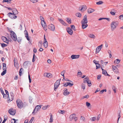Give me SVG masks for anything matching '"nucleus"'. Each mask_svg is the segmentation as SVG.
Here are the masks:
<instances>
[{"label": "nucleus", "mask_w": 123, "mask_h": 123, "mask_svg": "<svg viewBox=\"0 0 123 123\" xmlns=\"http://www.w3.org/2000/svg\"><path fill=\"white\" fill-rule=\"evenodd\" d=\"M1 39L3 41L7 44L9 43V40L6 37L4 36H2Z\"/></svg>", "instance_id": "nucleus-10"}, {"label": "nucleus", "mask_w": 123, "mask_h": 123, "mask_svg": "<svg viewBox=\"0 0 123 123\" xmlns=\"http://www.w3.org/2000/svg\"><path fill=\"white\" fill-rule=\"evenodd\" d=\"M35 55L34 53L33 54V58H32V62H34L35 61Z\"/></svg>", "instance_id": "nucleus-50"}, {"label": "nucleus", "mask_w": 123, "mask_h": 123, "mask_svg": "<svg viewBox=\"0 0 123 123\" xmlns=\"http://www.w3.org/2000/svg\"><path fill=\"white\" fill-rule=\"evenodd\" d=\"M88 21H81V23L82 24V27L83 29L86 28L88 25L87 24Z\"/></svg>", "instance_id": "nucleus-4"}, {"label": "nucleus", "mask_w": 123, "mask_h": 123, "mask_svg": "<svg viewBox=\"0 0 123 123\" xmlns=\"http://www.w3.org/2000/svg\"><path fill=\"white\" fill-rule=\"evenodd\" d=\"M16 120L14 119H12L11 120V122L12 123H15L16 122V120Z\"/></svg>", "instance_id": "nucleus-35"}, {"label": "nucleus", "mask_w": 123, "mask_h": 123, "mask_svg": "<svg viewBox=\"0 0 123 123\" xmlns=\"http://www.w3.org/2000/svg\"><path fill=\"white\" fill-rule=\"evenodd\" d=\"M79 55H71V58L72 59L78 58L79 57Z\"/></svg>", "instance_id": "nucleus-17"}, {"label": "nucleus", "mask_w": 123, "mask_h": 123, "mask_svg": "<svg viewBox=\"0 0 123 123\" xmlns=\"http://www.w3.org/2000/svg\"><path fill=\"white\" fill-rule=\"evenodd\" d=\"M86 106L88 107H89L91 105L90 104L87 102H86Z\"/></svg>", "instance_id": "nucleus-51"}, {"label": "nucleus", "mask_w": 123, "mask_h": 123, "mask_svg": "<svg viewBox=\"0 0 123 123\" xmlns=\"http://www.w3.org/2000/svg\"><path fill=\"white\" fill-rule=\"evenodd\" d=\"M8 112L10 114L12 115H14L16 113L15 111L12 109H9Z\"/></svg>", "instance_id": "nucleus-9"}, {"label": "nucleus", "mask_w": 123, "mask_h": 123, "mask_svg": "<svg viewBox=\"0 0 123 123\" xmlns=\"http://www.w3.org/2000/svg\"><path fill=\"white\" fill-rule=\"evenodd\" d=\"M65 111L63 110H60V111H59V113H60L63 114L65 113Z\"/></svg>", "instance_id": "nucleus-57"}, {"label": "nucleus", "mask_w": 123, "mask_h": 123, "mask_svg": "<svg viewBox=\"0 0 123 123\" xmlns=\"http://www.w3.org/2000/svg\"><path fill=\"white\" fill-rule=\"evenodd\" d=\"M17 41L18 42V43H19V42H21V38L20 37H18V38H17Z\"/></svg>", "instance_id": "nucleus-61"}, {"label": "nucleus", "mask_w": 123, "mask_h": 123, "mask_svg": "<svg viewBox=\"0 0 123 123\" xmlns=\"http://www.w3.org/2000/svg\"><path fill=\"white\" fill-rule=\"evenodd\" d=\"M79 10L82 12H83L85 11L87 9V7L86 6H82L81 7L79 8Z\"/></svg>", "instance_id": "nucleus-12"}, {"label": "nucleus", "mask_w": 123, "mask_h": 123, "mask_svg": "<svg viewBox=\"0 0 123 123\" xmlns=\"http://www.w3.org/2000/svg\"><path fill=\"white\" fill-rule=\"evenodd\" d=\"M120 60H119L118 59H116V60L114 61V62L115 63L118 64L120 62Z\"/></svg>", "instance_id": "nucleus-33"}, {"label": "nucleus", "mask_w": 123, "mask_h": 123, "mask_svg": "<svg viewBox=\"0 0 123 123\" xmlns=\"http://www.w3.org/2000/svg\"><path fill=\"white\" fill-rule=\"evenodd\" d=\"M102 44H101L99 46H98L96 48V53H98L101 50V48L102 47Z\"/></svg>", "instance_id": "nucleus-8"}, {"label": "nucleus", "mask_w": 123, "mask_h": 123, "mask_svg": "<svg viewBox=\"0 0 123 123\" xmlns=\"http://www.w3.org/2000/svg\"><path fill=\"white\" fill-rule=\"evenodd\" d=\"M48 106L49 107V106L48 105L47 106H44L42 108V109L43 110H45L47 109Z\"/></svg>", "instance_id": "nucleus-45"}, {"label": "nucleus", "mask_w": 123, "mask_h": 123, "mask_svg": "<svg viewBox=\"0 0 123 123\" xmlns=\"http://www.w3.org/2000/svg\"><path fill=\"white\" fill-rule=\"evenodd\" d=\"M47 77L51 78V74L50 73H47Z\"/></svg>", "instance_id": "nucleus-44"}, {"label": "nucleus", "mask_w": 123, "mask_h": 123, "mask_svg": "<svg viewBox=\"0 0 123 123\" xmlns=\"http://www.w3.org/2000/svg\"><path fill=\"white\" fill-rule=\"evenodd\" d=\"M112 88L114 93H116V88L115 87V86H112Z\"/></svg>", "instance_id": "nucleus-43"}, {"label": "nucleus", "mask_w": 123, "mask_h": 123, "mask_svg": "<svg viewBox=\"0 0 123 123\" xmlns=\"http://www.w3.org/2000/svg\"><path fill=\"white\" fill-rule=\"evenodd\" d=\"M119 18L120 19H123V15H122L119 16Z\"/></svg>", "instance_id": "nucleus-62"}, {"label": "nucleus", "mask_w": 123, "mask_h": 123, "mask_svg": "<svg viewBox=\"0 0 123 123\" xmlns=\"http://www.w3.org/2000/svg\"><path fill=\"white\" fill-rule=\"evenodd\" d=\"M67 32L70 35H72L73 33V31L72 29L70 28H68L67 29Z\"/></svg>", "instance_id": "nucleus-16"}, {"label": "nucleus", "mask_w": 123, "mask_h": 123, "mask_svg": "<svg viewBox=\"0 0 123 123\" xmlns=\"http://www.w3.org/2000/svg\"><path fill=\"white\" fill-rule=\"evenodd\" d=\"M66 20L68 22V23L69 24H71V20L70 18L69 19L67 18L66 19Z\"/></svg>", "instance_id": "nucleus-24"}, {"label": "nucleus", "mask_w": 123, "mask_h": 123, "mask_svg": "<svg viewBox=\"0 0 123 123\" xmlns=\"http://www.w3.org/2000/svg\"><path fill=\"white\" fill-rule=\"evenodd\" d=\"M86 82L87 83L88 86H90L92 85L91 82V80H89V81H86Z\"/></svg>", "instance_id": "nucleus-34"}, {"label": "nucleus", "mask_w": 123, "mask_h": 123, "mask_svg": "<svg viewBox=\"0 0 123 123\" xmlns=\"http://www.w3.org/2000/svg\"><path fill=\"white\" fill-rule=\"evenodd\" d=\"M64 92L63 94L64 95H67L70 94V92L68 91V89L66 88H65L64 90Z\"/></svg>", "instance_id": "nucleus-14"}, {"label": "nucleus", "mask_w": 123, "mask_h": 123, "mask_svg": "<svg viewBox=\"0 0 123 123\" xmlns=\"http://www.w3.org/2000/svg\"><path fill=\"white\" fill-rule=\"evenodd\" d=\"M7 15L8 17L12 19H15L17 17V16L11 12L7 14Z\"/></svg>", "instance_id": "nucleus-6"}, {"label": "nucleus", "mask_w": 123, "mask_h": 123, "mask_svg": "<svg viewBox=\"0 0 123 123\" xmlns=\"http://www.w3.org/2000/svg\"><path fill=\"white\" fill-rule=\"evenodd\" d=\"M6 70H4V71L2 72L1 73V75L3 76L6 73Z\"/></svg>", "instance_id": "nucleus-47"}, {"label": "nucleus", "mask_w": 123, "mask_h": 123, "mask_svg": "<svg viewBox=\"0 0 123 123\" xmlns=\"http://www.w3.org/2000/svg\"><path fill=\"white\" fill-rule=\"evenodd\" d=\"M34 119V117H32L29 122V123H31Z\"/></svg>", "instance_id": "nucleus-55"}, {"label": "nucleus", "mask_w": 123, "mask_h": 123, "mask_svg": "<svg viewBox=\"0 0 123 123\" xmlns=\"http://www.w3.org/2000/svg\"><path fill=\"white\" fill-rule=\"evenodd\" d=\"M3 95V97L5 99H6L7 98H8V96H7L6 94H4Z\"/></svg>", "instance_id": "nucleus-58"}, {"label": "nucleus", "mask_w": 123, "mask_h": 123, "mask_svg": "<svg viewBox=\"0 0 123 123\" xmlns=\"http://www.w3.org/2000/svg\"><path fill=\"white\" fill-rule=\"evenodd\" d=\"M103 2L101 1H99L98 2H96V4L97 5H100L103 3Z\"/></svg>", "instance_id": "nucleus-46"}, {"label": "nucleus", "mask_w": 123, "mask_h": 123, "mask_svg": "<svg viewBox=\"0 0 123 123\" xmlns=\"http://www.w3.org/2000/svg\"><path fill=\"white\" fill-rule=\"evenodd\" d=\"M50 121L49 122L50 123H52L53 121V118L52 117V116L51 114H50Z\"/></svg>", "instance_id": "nucleus-28"}, {"label": "nucleus", "mask_w": 123, "mask_h": 123, "mask_svg": "<svg viewBox=\"0 0 123 123\" xmlns=\"http://www.w3.org/2000/svg\"><path fill=\"white\" fill-rule=\"evenodd\" d=\"M41 106L40 105H37V106L35 108V110L36 109L38 111L41 108Z\"/></svg>", "instance_id": "nucleus-27"}, {"label": "nucleus", "mask_w": 123, "mask_h": 123, "mask_svg": "<svg viewBox=\"0 0 123 123\" xmlns=\"http://www.w3.org/2000/svg\"><path fill=\"white\" fill-rule=\"evenodd\" d=\"M10 97L9 95L8 96L7 101H12L13 100L14 98L13 93L12 92H11L10 93Z\"/></svg>", "instance_id": "nucleus-5"}, {"label": "nucleus", "mask_w": 123, "mask_h": 123, "mask_svg": "<svg viewBox=\"0 0 123 123\" xmlns=\"http://www.w3.org/2000/svg\"><path fill=\"white\" fill-rule=\"evenodd\" d=\"M38 111H37V110L36 109L35 110V109H34V110L33 111V112H32V114L34 115L35 114V113H36Z\"/></svg>", "instance_id": "nucleus-52"}, {"label": "nucleus", "mask_w": 123, "mask_h": 123, "mask_svg": "<svg viewBox=\"0 0 123 123\" xmlns=\"http://www.w3.org/2000/svg\"><path fill=\"white\" fill-rule=\"evenodd\" d=\"M65 72V70H63L61 72V74L62 75L63 77H64V74Z\"/></svg>", "instance_id": "nucleus-54"}, {"label": "nucleus", "mask_w": 123, "mask_h": 123, "mask_svg": "<svg viewBox=\"0 0 123 123\" xmlns=\"http://www.w3.org/2000/svg\"><path fill=\"white\" fill-rule=\"evenodd\" d=\"M23 70V69L22 68H21L20 69L19 72V74L20 76L21 75L22 72Z\"/></svg>", "instance_id": "nucleus-40"}, {"label": "nucleus", "mask_w": 123, "mask_h": 123, "mask_svg": "<svg viewBox=\"0 0 123 123\" xmlns=\"http://www.w3.org/2000/svg\"><path fill=\"white\" fill-rule=\"evenodd\" d=\"M87 12L88 13H90L93 12L94 10L91 8H89L87 10Z\"/></svg>", "instance_id": "nucleus-21"}, {"label": "nucleus", "mask_w": 123, "mask_h": 123, "mask_svg": "<svg viewBox=\"0 0 123 123\" xmlns=\"http://www.w3.org/2000/svg\"><path fill=\"white\" fill-rule=\"evenodd\" d=\"M16 103L18 108H22L23 107V104L22 101L19 99H17L16 100Z\"/></svg>", "instance_id": "nucleus-2"}, {"label": "nucleus", "mask_w": 123, "mask_h": 123, "mask_svg": "<svg viewBox=\"0 0 123 123\" xmlns=\"http://www.w3.org/2000/svg\"><path fill=\"white\" fill-rule=\"evenodd\" d=\"M96 66V69H98L100 67V65L98 63H95Z\"/></svg>", "instance_id": "nucleus-31"}, {"label": "nucleus", "mask_w": 123, "mask_h": 123, "mask_svg": "<svg viewBox=\"0 0 123 123\" xmlns=\"http://www.w3.org/2000/svg\"><path fill=\"white\" fill-rule=\"evenodd\" d=\"M89 78L87 76L84 79L83 82L84 83H85L86 82V81H89Z\"/></svg>", "instance_id": "nucleus-25"}, {"label": "nucleus", "mask_w": 123, "mask_h": 123, "mask_svg": "<svg viewBox=\"0 0 123 123\" xmlns=\"http://www.w3.org/2000/svg\"><path fill=\"white\" fill-rule=\"evenodd\" d=\"M1 46L2 47H5L7 46V45L6 44L4 43H1Z\"/></svg>", "instance_id": "nucleus-49"}, {"label": "nucleus", "mask_w": 123, "mask_h": 123, "mask_svg": "<svg viewBox=\"0 0 123 123\" xmlns=\"http://www.w3.org/2000/svg\"><path fill=\"white\" fill-rule=\"evenodd\" d=\"M43 42V43L44 46L45 48H46L47 47L48 44L47 42Z\"/></svg>", "instance_id": "nucleus-30"}, {"label": "nucleus", "mask_w": 123, "mask_h": 123, "mask_svg": "<svg viewBox=\"0 0 123 123\" xmlns=\"http://www.w3.org/2000/svg\"><path fill=\"white\" fill-rule=\"evenodd\" d=\"M31 2L33 3H36L38 1V0H30Z\"/></svg>", "instance_id": "nucleus-60"}, {"label": "nucleus", "mask_w": 123, "mask_h": 123, "mask_svg": "<svg viewBox=\"0 0 123 123\" xmlns=\"http://www.w3.org/2000/svg\"><path fill=\"white\" fill-rule=\"evenodd\" d=\"M61 80V79H60L57 80L56 82L55 83L56 84H57L59 85L60 83V80Z\"/></svg>", "instance_id": "nucleus-38"}, {"label": "nucleus", "mask_w": 123, "mask_h": 123, "mask_svg": "<svg viewBox=\"0 0 123 123\" xmlns=\"http://www.w3.org/2000/svg\"><path fill=\"white\" fill-rule=\"evenodd\" d=\"M48 27L49 29L52 31H54L55 30V27L54 25L53 24H51L49 25Z\"/></svg>", "instance_id": "nucleus-11"}, {"label": "nucleus", "mask_w": 123, "mask_h": 123, "mask_svg": "<svg viewBox=\"0 0 123 123\" xmlns=\"http://www.w3.org/2000/svg\"><path fill=\"white\" fill-rule=\"evenodd\" d=\"M76 15L77 17L79 18H80L81 16V14L80 13H77L76 14Z\"/></svg>", "instance_id": "nucleus-36"}, {"label": "nucleus", "mask_w": 123, "mask_h": 123, "mask_svg": "<svg viewBox=\"0 0 123 123\" xmlns=\"http://www.w3.org/2000/svg\"><path fill=\"white\" fill-rule=\"evenodd\" d=\"M24 32H25V37L27 39L28 41H30V38L28 37V34L27 31L26 30H25Z\"/></svg>", "instance_id": "nucleus-15"}, {"label": "nucleus", "mask_w": 123, "mask_h": 123, "mask_svg": "<svg viewBox=\"0 0 123 123\" xmlns=\"http://www.w3.org/2000/svg\"><path fill=\"white\" fill-rule=\"evenodd\" d=\"M4 120H5V121H6V120L7 119V117L6 115H5L4 116Z\"/></svg>", "instance_id": "nucleus-63"}, {"label": "nucleus", "mask_w": 123, "mask_h": 123, "mask_svg": "<svg viewBox=\"0 0 123 123\" xmlns=\"http://www.w3.org/2000/svg\"><path fill=\"white\" fill-rule=\"evenodd\" d=\"M108 52L109 54V57L110 58H111V51L110 50H109L108 51Z\"/></svg>", "instance_id": "nucleus-56"}, {"label": "nucleus", "mask_w": 123, "mask_h": 123, "mask_svg": "<svg viewBox=\"0 0 123 123\" xmlns=\"http://www.w3.org/2000/svg\"><path fill=\"white\" fill-rule=\"evenodd\" d=\"M75 115L76 114H73L70 115L69 117L70 120L71 121L73 119L74 117L75 116Z\"/></svg>", "instance_id": "nucleus-19"}, {"label": "nucleus", "mask_w": 123, "mask_h": 123, "mask_svg": "<svg viewBox=\"0 0 123 123\" xmlns=\"http://www.w3.org/2000/svg\"><path fill=\"white\" fill-rule=\"evenodd\" d=\"M13 40L14 41H16L17 40V37L16 35H15V36H13L12 37Z\"/></svg>", "instance_id": "nucleus-29"}, {"label": "nucleus", "mask_w": 123, "mask_h": 123, "mask_svg": "<svg viewBox=\"0 0 123 123\" xmlns=\"http://www.w3.org/2000/svg\"><path fill=\"white\" fill-rule=\"evenodd\" d=\"M96 119V117H92L91 118H90V120L92 121H94Z\"/></svg>", "instance_id": "nucleus-48"}, {"label": "nucleus", "mask_w": 123, "mask_h": 123, "mask_svg": "<svg viewBox=\"0 0 123 123\" xmlns=\"http://www.w3.org/2000/svg\"><path fill=\"white\" fill-rule=\"evenodd\" d=\"M33 99V98H29V101L30 103H32V100Z\"/></svg>", "instance_id": "nucleus-64"}, {"label": "nucleus", "mask_w": 123, "mask_h": 123, "mask_svg": "<svg viewBox=\"0 0 123 123\" xmlns=\"http://www.w3.org/2000/svg\"><path fill=\"white\" fill-rule=\"evenodd\" d=\"M10 34L12 37L13 36H15V35H16L15 33L12 31H10Z\"/></svg>", "instance_id": "nucleus-22"}, {"label": "nucleus", "mask_w": 123, "mask_h": 123, "mask_svg": "<svg viewBox=\"0 0 123 123\" xmlns=\"http://www.w3.org/2000/svg\"><path fill=\"white\" fill-rule=\"evenodd\" d=\"M59 85L57 84H56V83H55L54 85V90L55 91V89L57 88L59 86Z\"/></svg>", "instance_id": "nucleus-32"}, {"label": "nucleus", "mask_w": 123, "mask_h": 123, "mask_svg": "<svg viewBox=\"0 0 123 123\" xmlns=\"http://www.w3.org/2000/svg\"><path fill=\"white\" fill-rule=\"evenodd\" d=\"M40 18L41 21V24L43 28L45 30L46 29L45 27L46 26V25L45 22L44 21V19L42 16H40Z\"/></svg>", "instance_id": "nucleus-3"}, {"label": "nucleus", "mask_w": 123, "mask_h": 123, "mask_svg": "<svg viewBox=\"0 0 123 123\" xmlns=\"http://www.w3.org/2000/svg\"><path fill=\"white\" fill-rule=\"evenodd\" d=\"M90 37L91 38L94 39L95 38V36L93 34H90Z\"/></svg>", "instance_id": "nucleus-37"}, {"label": "nucleus", "mask_w": 123, "mask_h": 123, "mask_svg": "<svg viewBox=\"0 0 123 123\" xmlns=\"http://www.w3.org/2000/svg\"><path fill=\"white\" fill-rule=\"evenodd\" d=\"M106 91H107V90L106 89L102 90L100 91V94H102L103 93V92L104 91L105 92H106Z\"/></svg>", "instance_id": "nucleus-42"}, {"label": "nucleus", "mask_w": 123, "mask_h": 123, "mask_svg": "<svg viewBox=\"0 0 123 123\" xmlns=\"http://www.w3.org/2000/svg\"><path fill=\"white\" fill-rule=\"evenodd\" d=\"M89 97V95H85V96H84L83 97V98H86L87 99Z\"/></svg>", "instance_id": "nucleus-59"}, {"label": "nucleus", "mask_w": 123, "mask_h": 123, "mask_svg": "<svg viewBox=\"0 0 123 123\" xmlns=\"http://www.w3.org/2000/svg\"><path fill=\"white\" fill-rule=\"evenodd\" d=\"M38 111H37V110L36 109L35 110V109H34V110L33 111V112H32V114L34 115L35 114V113H36Z\"/></svg>", "instance_id": "nucleus-53"}, {"label": "nucleus", "mask_w": 123, "mask_h": 123, "mask_svg": "<svg viewBox=\"0 0 123 123\" xmlns=\"http://www.w3.org/2000/svg\"><path fill=\"white\" fill-rule=\"evenodd\" d=\"M12 10V13H13V14H15V15L18 14V12L16 9L13 8Z\"/></svg>", "instance_id": "nucleus-18"}, {"label": "nucleus", "mask_w": 123, "mask_h": 123, "mask_svg": "<svg viewBox=\"0 0 123 123\" xmlns=\"http://www.w3.org/2000/svg\"><path fill=\"white\" fill-rule=\"evenodd\" d=\"M107 73V72L106 70L104 69H103L102 73L103 74H104L105 75H106V74Z\"/></svg>", "instance_id": "nucleus-39"}, {"label": "nucleus", "mask_w": 123, "mask_h": 123, "mask_svg": "<svg viewBox=\"0 0 123 123\" xmlns=\"http://www.w3.org/2000/svg\"><path fill=\"white\" fill-rule=\"evenodd\" d=\"M112 68L113 71L116 73L117 74L118 73V69L117 68L116 66L113 65L112 66Z\"/></svg>", "instance_id": "nucleus-7"}, {"label": "nucleus", "mask_w": 123, "mask_h": 123, "mask_svg": "<svg viewBox=\"0 0 123 123\" xmlns=\"http://www.w3.org/2000/svg\"><path fill=\"white\" fill-rule=\"evenodd\" d=\"M30 62L28 61H25L23 63V65L25 66H28V64H30Z\"/></svg>", "instance_id": "nucleus-26"}, {"label": "nucleus", "mask_w": 123, "mask_h": 123, "mask_svg": "<svg viewBox=\"0 0 123 123\" xmlns=\"http://www.w3.org/2000/svg\"><path fill=\"white\" fill-rule=\"evenodd\" d=\"M71 28L74 31L76 30V29L75 26L74 25H71Z\"/></svg>", "instance_id": "nucleus-41"}, {"label": "nucleus", "mask_w": 123, "mask_h": 123, "mask_svg": "<svg viewBox=\"0 0 123 123\" xmlns=\"http://www.w3.org/2000/svg\"><path fill=\"white\" fill-rule=\"evenodd\" d=\"M118 24V22L117 21H113L111 23V26L112 31L114 30L115 29L117 25Z\"/></svg>", "instance_id": "nucleus-1"}, {"label": "nucleus", "mask_w": 123, "mask_h": 123, "mask_svg": "<svg viewBox=\"0 0 123 123\" xmlns=\"http://www.w3.org/2000/svg\"><path fill=\"white\" fill-rule=\"evenodd\" d=\"M59 21L63 25L66 26V24L62 19H58Z\"/></svg>", "instance_id": "nucleus-20"}, {"label": "nucleus", "mask_w": 123, "mask_h": 123, "mask_svg": "<svg viewBox=\"0 0 123 123\" xmlns=\"http://www.w3.org/2000/svg\"><path fill=\"white\" fill-rule=\"evenodd\" d=\"M81 21H88L87 19V16L86 15H85L84 17V18Z\"/></svg>", "instance_id": "nucleus-23"}, {"label": "nucleus", "mask_w": 123, "mask_h": 123, "mask_svg": "<svg viewBox=\"0 0 123 123\" xmlns=\"http://www.w3.org/2000/svg\"><path fill=\"white\" fill-rule=\"evenodd\" d=\"M14 66L16 68H18V64L17 60L14 58Z\"/></svg>", "instance_id": "nucleus-13"}]
</instances>
